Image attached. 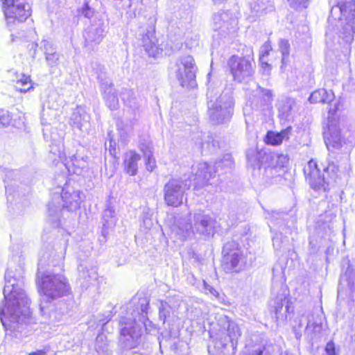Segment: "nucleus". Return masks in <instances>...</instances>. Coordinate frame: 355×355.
Listing matches in <instances>:
<instances>
[{"mask_svg":"<svg viewBox=\"0 0 355 355\" xmlns=\"http://www.w3.org/2000/svg\"><path fill=\"white\" fill-rule=\"evenodd\" d=\"M23 279L14 277L8 269L5 274L3 295L6 304L0 309V320L6 334L21 338L29 332L30 300L25 293Z\"/></svg>","mask_w":355,"mask_h":355,"instance_id":"obj_1","label":"nucleus"},{"mask_svg":"<svg viewBox=\"0 0 355 355\" xmlns=\"http://www.w3.org/2000/svg\"><path fill=\"white\" fill-rule=\"evenodd\" d=\"M148 306L147 300L141 299L138 306L131 313V317L125 316L120 320L119 344L123 349H131L139 345L142 325L146 326L148 320L147 317Z\"/></svg>","mask_w":355,"mask_h":355,"instance_id":"obj_2","label":"nucleus"},{"mask_svg":"<svg viewBox=\"0 0 355 355\" xmlns=\"http://www.w3.org/2000/svg\"><path fill=\"white\" fill-rule=\"evenodd\" d=\"M219 89L215 91L212 85L209 84L207 96V114L214 124H223L231 119L234 112V101L232 92H223L217 96Z\"/></svg>","mask_w":355,"mask_h":355,"instance_id":"obj_3","label":"nucleus"},{"mask_svg":"<svg viewBox=\"0 0 355 355\" xmlns=\"http://www.w3.org/2000/svg\"><path fill=\"white\" fill-rule=\"evenodd\" d=\"M246 157L254 178L267 184H272L280 178L282 172L269 162L270 155L266 152L250 148L247 151Z\"/></svg>","mask_w":355,"mask_h":355,"instance_id":"obj_4","label":"nucleus"},{"mask_svg":"<svg viewBox=\"0 0 355 355\" xmlns=\"http://www.w3.org/2000/svg\"><path fill=\"white\" fill-rule=\"evenodd\" d=\"M304 173L310 187L318 191L329 189V179L334 182L338 178V168L334 163H329L323 168L322 175L320 169L314 159H311L304 168Z\"/></svg>","mask_w":355,"mask_h":355,"instance_id":"obj_5","label":"nucleus"},{"mask_svg":"<svg viewBox=\"0 0 355 355\" xmlns=\"http://www.w3.org/2000/svg\"><path fill=\"white\" fill-rule=\"evenodd\" d=\"M190 223L179 221L178 227L179 234L184 238L189 236L191 233L200 235L210 236L215 232L216 220L203 211L199 210L191 216Z\"/></svg>","mask_w":355,"mask_h":355,"instance_id":"obj_6","label":"nucleus"},{"mask_svg":"<svg viewBox=\"0 0 355 355\" xmlns=\"http://www.w3.org/2000/svg\"><path fill=\"white\" fill-rule=\"evenodd\" d=\"M80 191H75L67 187L63 188L61 195L54 194L52 200L48 205V211L52 222L60 217V213L63 209L74 211L79 208L82 202Z\"/></svg>","mask_w":355,"mask_h":355,"instance_id":"obj_7","label":"nucleus"},{"mask_svg":"<svg viewBox=\"0 0 355 355\" xmlns=\"http://www.w3.org/2000/svg\"><path fill=\"white\" fill-rule=\"evenodd\" d=\"M39 284L44 297L48 300L64 297L70 291L67 279L61 274H46L41 278Z\"/></svg>","mask_w":355,"mask_h":355,"instance_id":"obj_8","label":"nucleus"},{"mask_svg":"<svg viewBox=\"0 0 355 355\" xmlns=\"http://www.w3.org/2000/svg\"><path fill=\"white\" fill-rule=\"evenodd\" d=\"M6 24L10 29L25 21L31 15V8L26 0H1Z\"/></svg>","mask_w":355,"mask_h":355,"instance_id":"obj_9","label":"nucleus"},{"mask_svg":"<svg viewBox=\"0 0 355 355\" xmlns=\"http://www.w3.org/2000/svg\"><path fill=\"white\" fill-rule=\"evenodd\" d=\"M175 77L182 87L194 88L197 86L196 76L198 67L191 55L180 57L175 62Z\"/></svg>","mask_w":355,"mask_h":355,"instance_id":"obj_10","label":"nucleus"},{"mask_svg":"<svg viewBox=\"0 0 355 355\" xmlns=\"http://www.w3.org/2000/svg\"><path fill=\"white\" fill-rule=\"evenodd\" d=\"M238 15L230 10H220L214 14L212 28L218 37L225 38L236 31Z\"/></svg>","mask_w":355,"mask_h":355,"instance_id":"obj_11","label":"nucleus"},{"mask_svg":"<svg viewBox=\"0 0 355 355\" xmlns=\"http://www.w3.org/2000/svg\"><path fill=\"white\" fill-rule=\"evenodd\" d=\"M222 266L226 272L242 270L245 265V259L234 241L225 243L223 248Z\"/></svg>","mask_w":355,"mask_h":355,"instance_id":"obj_12","label":"nucleus"},{"mask_svg":"<svg viewBox=\"0 0 355 355\" xmlns=\"http://www.w3.org/2000/svg\"><path fill=\"white\" fill-rule=\"evenodd\" d=\"M269 309L277 322L285 321L288 316L293 313V307L289 295L285 289H281L280 292L270 300Z\"/></svg>","mask_w":355,"mask_h":355,"instance_id":"obj_13","label":"nucleus"},{"mask_svg":"<svg viewBox=\"0 0 355 355\" xmlns=\"http://www.w3.org/2000/svg\"><path fill=\"white\" fill-rule=\"evenodd\" d=\"M190 185L183 180H170L164 187V200L168 206L177 207L183 203L185 191Z\"/></svg>","mask_w":355,"mask_h":355,"instance_id":"obj_14","label":"nucleus"},{"mask_svg":"<svg viewBox=\"0 0 355 355\" xmlns=\"http://www.w3.org/2000/svg\"><path fill=\"white\" fill-rule=\"evenodd\" d=\"M234 80L241 83L248 80L254 74L252 62L244 57L232 55L227 62Z\"/></svg>","mask_w":355,"mask_h":355,"instance_id":"obj_15","label":"nucleus"},{"mask_svg":"<svg viewBox=\"0 0 355 355\" xmlns=\"http://www.w3.org/2000/svg\"><path fill=\"white\" fill-rule=\"evenodd\" d=\"M337 110V103L331 105L328 111L327 131L324 132V139L327 146H331L334 148L340 149L343 146V139L336 119Z\"/></svg>","mask_w":355,"mask_h":355,"instance_id":"obj_16","label":"nucleus"},{"mask_svg":"<svg viewBox=\"0 0 355 355\" xmlns=\"http://www.w3.org/2000/svg\"><path fill=\"white\" fill-rule=\"evenodd\" d=\"M100 72L97 73V78L101 83V89L107 107L112 110L119 107V99L111 80L104 71L105 68L99 67Z\"/></svg>","mask_w":355,"mask_h":355,"instance_id":"obj_17","label":"nucleus"},{"mask_svg":"<svg viewBox=\"0 0 355 355\" xmlns=\"http://www.w3.org/2000/svg\"><path fill=\"white\" fill-rule=\"evenodd\" d=\"M191 174L193 179L190 181L193 182L194 187L196 188L207 185L209 180L216 175V171L207 162H199L192 166Z\"/></svg>","mask_w":355,"mask_h":355,"instance_id":"obj_18","label":"nucleus"},{"mask_svg":"<svg viewBox=\"0 0 355 355\" xmlns=\"http://www.w3.org/2000/svg\"><path fill=\"white\" fill-rule=\"evenodd\" d=\"M106 32L107 24L105 21L101 19L94 20L87 28L84 35L87 45L98 44L103 40Z\"/></svg>","mask_w":355,"mask_h":355,"instance_id":"obj_19","label":"nucleus"},{"mask_svg":"<svg viewBox=\"0 0 355 355\" xmlns=\"http://www.w3.org/2000/svg\"><path fill=\"white\" fill-rule=\"evenodd\" d=\"M70 125L82 132H88L91 128L90 116L83 107L78 106L70 117Z\"/></svg>","mask_w":355,"mask_h":355,"instance_id":"obj_20","label":"nucleus"},{"mask_svg":"<svg viewBox=\"0 0 355 355\" xmlns=\"http://www.w3.org/2000/svg\"><path fill=\"white\" fill-rule=\"evenodd\" d=\"M329 3L332 5L330 15L334 19L343 21V17L345 16L347 12L351 14L355 10V3L352 0H329Z\"/></svg>","mask_w":355,"mask_h":355,"instance_id":"obj_21","label":"nucleus"},{"mask_svg":"<svg viewBox=\"0 0 355 355\" xmlns=\"http://www.w3.org/2000/svg\"><path fill=\"white\" fill-rule=\"evenodd\" d=\"M156 38L154 36V31L148 29L142 37V45L149 56L155 57L159 54L163 49L156 43Z\"/></svg>","mask_w":355,"mask_h":355,"instance_id":"obj_22","label":"nucleus"},{"mask_svg":"<svg viewBox=\"0 0 355 355\" xmlns=\"http://www.w3.org/2000/svg\"><path fill=\"white\" fill-rule=\"evenodd\" d=\"M141 156L135 151L130 150L123 155V166L126 173L131 176L137 175L138 170V162Z\"/></svg>","mask_w":355,"mask_h":355,"instance_id":"obj_23","label":"nucleus"},{"mask_svg":"<svg viewBox=\"0 0 355 355\" xmlns=\"http://www.w3.org/2000/svg\"><path fill=\"white\" fill-rule=\"evenodd\" d=\"M219 323L224 329H226L228 336L232 343L234 340L236 341L241 336V331L239 326L229 317L226 315L221 316L219 319Z\"/></svg>","mask_w":355,"mask_h":355,"instance_id":"obj_24","label":"nucleus"},{"mask_svg":"<svg viewBox=\"0 0 355 355\" xmlns=\"http://www.w3.org/2000/svg\"><path fill=\"white\" fill-rule=\"evenodd\" d=\"M291 132V127H288L280 132L269 131L266 135V141L267 144L272 146L279 145L284 140L287 141L289 139Z\"/></svg>","mask_w":355,"mask_h":355,"instance_id":"obj_25","label":"nucleus"},{"mask_svg":"<svg viewBox=\"0 0 355 355\" xmlns=\"http://www.w3.org/2000/svg\"><path fill=\"white\" fill-rule=\"evenodd\" d=\"M334 99V94L332 91H327L320 89L314 91L309 96V101L311 103H331Z\"/></svg>","mask_w":355,"mask_h":355,"instance_id":"obj_26","label":"nucleus"},{"mask_svg":"<svg viewBox=\"0 0 355 355\" xmlns=\"http://www.w3.org/2000/svg\"><path fill=\"white\" fill-rule=\"evenodd\" d=\"M234 166V162L231 154H225L221 159L216 162L214 168L220 175L230 171Z\"/></svg>","mask_w":355,"mask_h":355,"instance_id":"obj_27","label":"nucleus"},{"mask_svg":"<svg viewBox=\"0 0 355 355\" xmlns=\"http://www.w3.org/2000/svg\"><path fill=\"white\" fill-rule=\"evenodd\" d=\"M252 12L255 15H259L266 10H271L273 8L272 0H252L250 3Z\"/></svg>","mask_w":355,"mask_h":355,"instance_id":"obj_28","label":"nucleus"},{"mask_svg":"<svg viewBox=\"0 0 355 355\" xmlns=\"http://www.w3.org/2000/svg\"><path fill=\"white\" fill-rule=\"evenodd\" d=\"M95 349L99 355H110L111 349L107 336L103 334H99L95 342Z\"/></svg>","mask_w":355,"mask_h":355,"instance_id":"obj_29","label":"nucleus"},{"mask_svg":"<svg viewBox=\"0 0 355 355\" xmlns=\"http://www.w3.org/2000/svg\"><path fill=\"white\" fill-rule=\"evenodd\" d=\"M121 97L123 103L132 109L138 107V103L135 95V92L132 89H123L121 92Z\"/></svg>","mask_w":355,"mask_h":355,"instance_id":"obj_30","label":"nucleus"},{"mask_svg":"<svg viewBox=\"0 0 355 355\" xmlns=\"http://www.w3.org/2000/svg\"><path fill=\"white\" fill-rule=\"evenodd\" d=\"M69 160L67 161L66 165L67 166H72L76 169H84L87 167L88 165V157L87 156H82L77 155H73L70 156Z\"/></svg>","mask_w":355,"mask_h":355,"instance_id":"obj_31","label":"nucleus"},{"mask_svg":"<svg viewBox=\"0 0 355 355\" xmlns=\"http://www.w3.org/2000/svg\"><path fill=\"white\" fill-rule=\"evenodd\" d=\"M79 277L83 280V282H88L91 279H96L97 277V272L96 268H92L88 269L83 264H80L78 268Z\"/></svg>","mask_w":355,"mask_h":355,"instance_id":"obj_32","label":"nucleus"},{"mask_svg":"<svg viewBox=\"0 0 355 355\" xmlns=\"http://www.w3.org/2000/svg\"><path fill=\"white\" fill-rule=\"evenodd\" d=\"M114 209L108 206L103 213V229H109L112 227L116 222L114 216Z\"/></svg>","mask_w":355,"mask_h":355,"instance_id":"obj_33","label":"nucleus"},{"mask_svg":"<svg viewBox=\"0 0 355 355\" xmlns=\"http://www.w3.org/2000/svg\"><path fill=\"white\" fill-rule=\"evenodd\" d=\"M243 355H270L269 350L263 345H247Z\"/></svg>","mask_w":355,"mask_h":355,"instance_id":"obj_34","label":"nucleus"},{"mask_svg":"<svg viewBox=\"0 0 355 355\" xmlns=\"http://www.w3.org/2000/svg\"><path fill=\"white\" fill-rule=\"evenodd\" d=\"M322 330V325L320 321L311 320L310 318L308 320V322L306 327V333L311 336L312 338L320 334Z\"/></svg>","mask_w":355,"mask_h":355,"instance_id":"obj_35","label":"nucleus"},{"mask_svg":"<svg viewBox=\"0 0 355 355\" xmlns=\"http://www.w3.org/2000/svg\"><path fill=\"white\" fill-rule=\"evenodd\" d=\"M268 155H270L269 162L282 172L288 162V156L284 155H277L275 156L270 154Z\"/></svg>","mask_w":355,"mask_h":355,"instance_id":"obj_36","label":"nucleus"},{"mask_svg":"<svg viewBox=\"0 0 355 355\" xmlns=\"http://www.w3.org/2000/svg\"><path fill=\"white\" fill-rule=\"evenodd\" d=\"M295 105V101L293 98H286L279 106V112L283 118H287Z\"/></svg>","mask_w":355,"mask_h":355,"instance_id":"obj_37","label":"nucleus"},{"mask_svg":"<svg viewBox=\"0 0 355 355\" xmlns=\"http://www.w3.org/2000/svg\"><path fill=\"white\" fill-rule=\"evenodd\" d=\"M15 88L21 92H26L33 88L31 80L29 76L24 74L16 81Z\"/></svg>","mask_w":355,"mask_h":355,"instance_id":"obj_38","label":"nucleus"},{"mask_svg":"<svg viewBox=\"0 0 355 355\" xmlns=\"http://www.w3.org/2000/svg\"><path fill=\"white\" fill-rule=\"evenodd\" d=\"M165 302L171 307L172 315L177 317L178 309L182 302L181 297L179 296H168Z\"/></svg>","mask_w":355,"mask_h":355,"instance_id":"obj_39","label":"nucleus"},{"mask_svg":"<svg viewBox=\"0 0 355 355\" xmlns=\"http://www.w3.org/2000/svg\"><path fill=\"white\" fill-rule=\"evenodd\" d=\"M279 50L282 55V64H284L286 63L290 53V44L287 40L280 39L279 40Z\"/></svg>","mask_w":355,"mask_h":355,"instance_id":"obj_40","label":"nucleus"},{"mask_svg":"<svg viewBox=\"0 0 355 355\" xmlns=\"http://www.w3.org/2000/svg\"><path fill=\"white\" fill-rule=\"evenodd\" d=\"M172 315L171 309L165 301H161L159 306V318L164 323L167 318Z\"/></svg>","mask_w":355,"mask_h":355,"instance_id":"obj_41","label":"nucleus"},{"mask_svg":"<svg viewBox=\"0 0 355 355\" xmlns=\"http://www.w3.org/2000/svg\"><path fill=\"white\" fill-rule=\"evenodd\" d=\"M62 148L63 144L61 141H59L58 144H55V145L53 144L52 146H51L50 154L53 155L51 159L53 160H56L57 157L62 159L63 157L65 155L64 153L62 151Z\"/></svg>","mask_w":355,"mask_h":355,"instance_id":"obj_42","label":"nucleus"},{"mask_svg":"<svg viewBox=\"0 0 355 355\" xmlns=\"http://www.w3.org/2000/svg\"><path fill=\"white\" fill-rule=\"evenodd\" d=\"M45 60L49 67H53L58 65L60 60V55L56 52V49L53 52L45 54Z\"/></svg>","mask_w":355,"mask_h":355,"instance_id":"obj_43","label":"nucleus"},{"mask_svg":"<svg viewBox=\"0 0 355 355\" xmlns=\"http://www.w3.org/2000/svg\"><path fill=\"white\" fill-rule=\"evenodd\" d=\"M273 246L276 250H282L288 242L286 238H283L282 234H276L272 239Z\"/></svg>","mask_w":355,"mask_h":355,"instance_id":"obj_44","label":"nucleus"},{"mask_svg":"<svg viewBox=\"0 0 355 355\" xmlns=\"http://www.w3.org/2000/svg\"><path fill=\"white\" fill-rule=\"evenodd\" d=\"M36 45L44 51V55L56 49L51 42L48 40H42L40 44H36Z\"/></svg>","mask_w":355,"mask_h":355,"instance_id":"obj_45","label":"nucleus"},{"mask_svg":"<svg viewBox=\"0 0 355 355\" xmlns=\"http://www.w3.org/2000/svg\"><path fill=\"white\" fill-rule=\"evenodd\" d=\"M12 120V116L8 111L0 110V128L8 126Z\"/></svg>","mask_w":355,"mask_h":355,"instance_id":"obj_46","label":"nucleus"},{"mask_svg":"<svg viewBox=\"0 0 355 355\" xmlns=\"http://www.w3.org/2000/svg\"><path fill=\"white\" fill-rule=\"evenodd\" d=\"M140 150L143 153L144 156L153 153V146L150 141L144 140V142H141L139 144Z\"/></svg>","mask_w":355,"mask_h":355,"instance_id":"obj_47","label":"nucleus"},{"mask_svg":"<svg viewBox=\"0 0 355 355\" xmlns=\"http://www.w3.org/2000/svg\"><path fill=\"white\" fill-rule=\"evenodd\" d=\"M271 47L269 44H265L261 49V54L260 55L259 60L261 62L262 65H265L266 68H268V70L270 69V66L264 61V59L266 56H268L269 51H270Z\"/></svg>","mask_w":355,"mask_h":355,"instance_id":"obj_48","label":"nucleus"},{"mask_svg":"<svg viewBox=\"0 0 355 355\" xmlns=\"http://www.w3.org/2000/svg\"><path fill=\"white\" fill-rule=\"evenodd\" d=\"M290 6L294 9L306 8L308 6L309 0H288Z\"/></svg>","mask_w":355,"mask_h":355,"instance_id":"obj_49","label":"nucleus"},{"mask_svg":"<svg viewBox=\"0 0 355 355\" xmlns=\"http://www.w3.org/2000/svg\"><path fill=\"white\" fill-rule=\"evenodd\" d=\"M259 94L262 96L263 101L265 104L270 103L272 100V93L269 89L259 87Z\"/></svg>","mask_w":355,"mask_h":355,"instance_id":"obj_50","label":"nucleus"},{"mask_svg":"<svg viewBox=\"0 0 355 355\" xmlns=\"http://www.w3.org/2000/svg\"><path fill=\"white\" fill-rule=\"evenodd\" d=\"M144 157L146 161V169L148 171H153V169L156 167V162L153 153H151V155H148Z\"/></svg>","mask_w":355,"mask_h":355,"instance_id":"obj_51","label":"nucleus"},{"mask_svg":"<svg viewBox=\"0 0 355 355\" xmlns=\"http://www.w3.org/2000/svg\"><path fill=\"white\" fill-rule=\"evenodd\" d=\"M81 14L86 18H91L94 15V10L87 3H85L81 8Z\"/></svg>","mask_w":355,"mask_h":355,"instance_id":"obj_52","label":"nucleus"},{"mask_svg":"<svg viewBox=\"0 0 355 355\" xmlns=\"http://www.w3.org/2000/svg\"><path fill=\"white\" fill-rule=\"evenodd\" d=\"M325 350L329 355H336L334 343L331 341L327 343Z\"/></svg>","mask_w":355,"mask_h":355,"instance_id":"obj_53","label":"nucleus"},{"mask_svg":"<svg viewBox=\"0 0 355 355\" xmlns=\"http://www.w3.org/2000/svg\"><path fill=\"white\" fill-rule=\"evenodd\" d=\"M195 143L196 145H198L200 148H202L203 142H202V133H198V137L196 140L195 141Z\"/></svg>","mask_w":355,"mask_h":355,"instance_id":"obj_54","label":"nucleus"},{"mask_svg":"<svg viewBox=\"0 0 355 355\" xmlns=\"http://www.w3.org/2000/svg\"><path fill=\"white\" fill-rule=\"evenodd\" d=\"M46 352L44 350H37L36 352H33L28 355H46Z\"/></svg>","mask_w":355,"mask_h":355,"instance_id":"obj_55","label":"nucleus"},{"mask_svg":"<svg viewBox=\"0 0 355 355\" xmlns=\"http://www.w3.org/2000/svg\"><path fill=\"white\" fill-rule=\"evenodd\" d=\"M53 317L54 318V320H55V321H59L61 318V316L60 315L57 316L56 313L54 311L51 312L50 313V318H53Z\"/></svg>","mask_w":355,"mask_h":355,"instance_id":"obj_56","label":"nucleus"},{"mask_svg":"<svg viewBox=\"0 0 355 355\" xmlns=\"http://www.w3.org/2000/svg\"><path fill=\"white\" fill-rule=\"evenodd\" d=\"M279 269L281 270V272H282V270H283V269H282V266H275V267L272 268V273H273V275H274V276H276L275 272H276V271H277Z\"/></svg>","mask_w":355,"mask_h":355,"instance_id":"obj_57","label":"nucleus"},{"mask_svg":"<svg viewBox=\"0 0 355 355\" xmlns=\"http://www.w3.org/2000/svg\"><path fill=\"white\" fill-rule=\"evenodd\" d=\"M214 3V4H220L225 1L226 0H212Z\"/></svg>","mask_w":355,"mask_h":355,"instance_id":"obj_58","label":"nucleus"},{"mask_svg":"<svg viewBox=\"0 0 355 355\" xmlns=\"http://www.w3.org/2000/svg\"><path fill=\"white\" fill-rule=\"evenodd\" d=\"M210 292L213 294V295H216L218 294V292L214 289V288H211V290H210Z\"/></svg>","mask_w":355,"mask_h":355,"instance_id":"obj_59","label":"nucleus"},{"mask_svg":"<svg viewBox=\"0 0 355 355\" xmlns=\"http://www.w3.org/2000/svg\"><path fill=\"white\" fill-rule=\"evenodd\" d=\"M210 292L213 294V295H216L218 294V292L214 289V288H211V290H210Z\"/></svg>","mask_w":355,"mask_h":355,"instance_id":"obj_60","label":"nucleus"},{"mask_svg":"<svg viewBox=\"0 0 355 355\" xmlns=\"http://www.w3.org/2000/svg\"><path fill=\"white\" fill-rule=\"evenodd\" d=\"M45 306H44L42 304H41V309L43 311L45 309Z\"/></svg>","mask_w":355,"mask_h":355,"instance_id":"obj_61","label":"nucleus"},{"mask_svg":"<svg viewBox=\"0 0 355 355\" xmlns=\"http://www.w3.org/2000/svg\"><path fill=\"white\" fill-rule=\"evenodd\" d=\"M78 169H77V170L74 171V173H78ZM79 173H81V171H79Z\"/></svg>","mask_w":355,"mask_h":355,"instance_id":"obj_62","label":"nucleus"},{"mask_svg":"<svg viewBox=\"0 0 355 355\" xmlns=\"http://www.w3.org/2000/svg\"><path fill=\"white\" fill-rule=\"evenodd\" d=\"M65 312H66L65 311H63L62 312V315H64V314L65 313Z\"/></svg>","mask_w":355,"mask_h":355,"instance_id":"obj_63","label":"nucleus"},{"mask_svg":"<svg viewBox=\"0 0 355 355\" xmlns=\"http://www.w3.org/2000/svg\"><path fill=\"white\" fill-rule=\"evenodd\" d=\"M210 75H211V73H209L207 74V77L209 78V77L210 76Z\"/></svg>","mask_w":355,"mask_h":355,"instance_id":"obj_64","label":"nucleus"}]
</instances>
